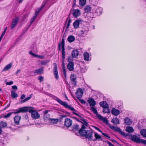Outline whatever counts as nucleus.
I'll return each mask as SVG.
<instances>
[{
    "instance_id": "obj_9",
    "label": "nucleus",
    "mask_w": 146,
    "mask_h": 146,
    "mask_svg": "<svg viewBox=\"0 0 146 146\" xmlns=\"http://www.w3.org/2000/svg\"><path fill=\"white\" fill-rule=\"evenodd\" d=\"M53 65L54 66V75L56 79L58 80L59 78V76L57 70V65L55 63H54L53 64Z\"/></svg>"
},
{
    "instance_id": "obj_8",
    "label": "nucleus",
    "mask_w": 146,
    "mask_h": 146,
    "mask_svg": "<svg viewBox=\"0 0 146 146\" xmlns=\"http://www.w3.org/2000/svg\"><path fill=\"white\" fill-rule=\"evenodd\" d=\"M131 140L138 143H141L144 144L146 145V141L142 139H141L138 138L136 135H133L131 136Z\"/></svg>"
},
{
    "instance_id": "obj_3",
    "label": "nucleus",
    "mask_w": 146,
    "mask_h": 146,
    "mask_svg": "<svg viewBox=\"0 0 146 146\" xmlns=\"http://www.w3.org/2000/svg\"><path fill=\"white\" fill-rule=\"evenodd\" d=\"M61 46L62 49V62L63 66L62 69H63V68H65L64 63V59L65 58V53L64 51V39H62L61 43H60L58 44V48L59 50H60Z\"/></svg>"
},
{
    "instance_id": "obj_37",
    "label": "nucleus",
    "mask_w": 146,
    "mask_h": 146,
    "mask_svg": "<svg viewBox=\"0 0 146 146\" xmlns=\"http://www.w3.org/2000/svg\"><path fill=\"white\" fill-rule=\"evenodd\" d=\"M91 110L92 112L94 114H96L98 117V115H100L98 114L97 111L96 109L94 107V106L92 107L91 108Z\"/></svg>"
},
{
    "instance_id": "obj_14",
    "label": "nucleus",
    "mask_w": 146,
    "mask_h": 146,
    "mask_svg": "<svg viewBox=\"0 0 146 146\" xmlns=\"http://www.w3.org/2000/svg\"><path fill=\"white\" fill-rule=\"evenodd\" d=\"M82 22V20L80 19H78L74 21L73 23V25L74 28L76 29L79 27L80 23Z\"/></svg>"
},
{
    "instance_id": "obj_49",
    "label": "nucleus",
    "mask_w": 146,
    "mask_h": 146,
    "mask_svg": "<svg viewBox=\"0 0 146 146\" xmlns=\"http://www.w3.org/2000/svg\"><path fill=\"white\" fill-rule=\"evenodd\" d=\"M38 80H39L40 82L43 81V77L42 76H40L38 77Z\"/></svg>"
},
{
    "instance_id": "obj_6",
    "label": "nucleus",
    "mask_w": 146,
    "mask_h": 146,
    "mask_svg": "<svg viewBox=\"0 0 146 146\" xmlns=\"http://www.w3.org/2000/svg\"><path fill=\"white\" fill-rule=\"evenodd\" d=\"M47 2V1H46L45 0L43 2V4L42 5L41 7V8H38V9H37L35 13V14L33 16V17L32 18L31 20V24L32 23L34 22L35 19L36 18V16L41 10L44 7L45 5L46 4V3Z\"/></svg>"
},
{
    "instance_id": "obj_51",
    "label": "nucleus",
    "mask_w": 146,
    "mask_h": 146,
    "mask_svg": "<svg viewBox=\"0 0 146 146\" xmlns=\"http://www.w3.org/2000/svg\"><path fill=\"white\" fill-rule=\"evenodd\" d=\"M78 99L79 100V101H80V102L82 104H85L86 102L84 100H81L80 99H80Z\"/></svg>"
},
{
    "instance_id": "obj_63",
    "label": "nucleus",
    "mask_w": 146,
    "mask_h": 146,
    "mask_svg": "<svg viewBox=\"0 0 146 146\" xmlns=\"http://www.w3.org/2000/svg\"><path fill=\"white\" fill-rule=\"evenodd\" d=\"M3 117V116L2 115H0V118H1Z\"/></svg>"
},
{
    "instance_id": "obj_40",
    "label": "nucleus",
    "mask_w": 146,
    "mask_h": 146,
    "mask_svg": "<svg viewBox=\"0 0 146 146\" xmlns=\"http://www.w3.org/2000/svg\"><path fill=\"white\" fill-rule=\"evenodd\" d=\"M140 133L142 135L143 137H146V130L143 129L140 131Z\"/></svg>"
},
{
    "instance_id": "obj_43",
    "label": "nucleus",
    "mask_w": 146,
    "mask_h": 146,
    "mask_svg": "<svg viewBox=\"0 0 146 146\" xmlns=\"http://www.w3.org/2000/svg\"><path fill=\"white\" fill-rule=\"evenodd\" d=\"M17 110H15V112H10V113H8L7 114V115H5V116H4V117L5 118H8V117H10V116L12 114V113H14L15 112H16V111Z\"/></svg>"
},
{
    "instance_id": "obj_39",
    "label": "nucleus",
    "mask_w": 146,
    "mask_h": 146,
    "mask_svg": "<svg viewBox=\"0 0 146 146\" xmlns=\"http://www.w3.org/2000/svg\"><path fill=\"white\" fill-rule=\"evenodd\" d=\"M17 94L15 91H11V96L13 98H15L17 97Z\"/></svg>"
},
{
    "instance_id": "obj_33",
    "label": "nucleus",
    "mask_w": 146,
    "mask_h": 146,
    "mask_svg": "<svg viewBox=\"0 0 146 146\" xmlns=\"http://www.w3.org/2000/svg\"><path fill=\"white\" fill-rule=\"evenodd\" d=\"M86 0H80L79 5L82 7H83L86 4Z\"/></svg>"
},
{
    "instance_id": "obj_58",
    "label": "nucleus",
    "mask_w": 146,
    "mask_h": 146,
    "mask_svg": "<svg viewBox=\"0 0 146 146\" xmlns=\"http://www.w3.org/2000/svg\"><path fill=\"white\" fill-rule=\"evenodd\" d=\"M22 1L23 0H17V2L19 3H21Z\"/></svg>"
},
{
    "instance_id": "obj_5",
    "label": "nucleus",
    "mask_w": 146,
    "mask_h": 146,
    "mask_svg": "<svg viewBox=\"0 0 146 146\" xmlns=\"http://www.w3.org/2000/svg\"><path fill=\"white\" fill-rule=\"evenodd\" d=\"M89 28L88 27L84 26L82 29L78 32V35L80 36H84L87 34Z\"/></svg>"
},
{
    "instance_id": "obj_21",
    "label": "nucleus",
    "mask_w": 146,
    "mask_h": 146,
    "mask_svg": "<svg viewBox=\"0 0 146 146\" xmlns=\"http://www.w3.org/2000/svg\"><path fill=\"white\" fill-rule=\"evenodd\" d=\"M125 131L129 133H132L134 132V130L132 127L128 126L125 129Z\"/></svg>"
},
{
    "instance_id": "obj_23",
    "label": "nucleus",
    "mask_w": 146,
    "mask_h": 146,
    "mask_svg": "<svg viewBox=\"0 0 146 146\" xmlns=\"http://www.w3.org/2000/svg\"><path fill=\"white\" fill-rule=\"evenodd\" d=\"M86 127L84 125H82V126L81 128L79 130V133L82 135H83L82 133L85 132H86L87 130H86L85 129Z\"/></svg>"
},
{
    "instance_id": "obj_27",
    "label": "nucleus",
    "mask_w": 146,
    "mask_h": 146,
    "mask_svg": "<svg viewBox=\"0 0 146 146\" xmlns=\"http://www.w3.org/2000/svg\"><path fill=\"white\" fill-rule=\"evenodd\" d=\"M93 127L96 129L99 132H101L102 134L103 135H104V136H105L106 137H107V139H110V136H109L108 135H107V134H106V133H102V131H101V130L99 128H98L97 127H95V126H94Z\"/></svg>"
},
{
    "instance_id": "obj_22",
    "label": "nucleus",
    "mask_w": 146,
    "mask_h": 146,
    "mask_svg": "<svg viewBox=\"0 0 146 146\" xmlns=\"http://www.w3.org/2000/svg\"><path fill=\"white\" fill-rule=\"evenodd\" d=\"M12 64L11 63H9L6 65L3 70V71H5L8 70L12 66Z\"/></svg>"
},
{
    "instance_id": "obj_7",
    "label": "nucleus",
    "mask_w": 146,
    "mask_h": 146,
    "mask_svg": "<svg viewBox=\"0 0 146 146\" xmlns=\"http://www.w3.org/2000/svg\"><path fill=\"white\" fill-rule=\"evenodd\" d=\"M93 131L90 129L87 130L86 132H84L82 134L85 136L86 138L88 139L89 140L92 141L93 139Z\"/></svg>"
},
{
    "instance_id": "obj_62",
    "label": "nucleus",
    "mask_w": 146,
    "mask_h": 146,
    "mask_svg": "<svg viewBox=\"0 0 146 146\" xmlns=\"http://www.w3.org/2000/svg\"><path fill=\"white\" fill-rule=\"evenodd\" d=\"M65 97L67 99V97L66 95H65Z\"/></svg>"
},
{
    "instance_id": "obj_54",
    "label": "nucleus",
    "mask_w": 146,
    "mask_h": 146,
    "mask_svg": "<svg viewBox=\"0 0 146 146\" xmlns=\"http://www.w3.org/2000/svg\"><path fill=\"white\" fill-rule=\"evenodd\" d=\"M12 88L13 89H16L17 90V87L16 86L14 85L13 86H12Z\"/></svg>"
},
{
    "instance_id": "obj_35",
    "label": "nucleus",
    "mask_w": 146,
    "mask_h": 146,
    "mask_svg": "<svg viewBox=\"0 0 146 146\" xmlns=\"http://www.w3.org/2000/svg\"><path fill=\"white\" fill-rule=\"evenodd\" d=\"M7 125V123L6 122L1 121L0 123V126L2 128L6 127Z\"/></svg>"
},
{
    "instance_id": "obj_64",
    "label": "nucleus",
    "mask_w": 146,
    "mask_h": 146,
    "mask_svg": "<svg viewBox=\"0 0 146 146\" xmlns=\"http://www.w3.org/2000/svg\"><path fill=\"white\" fill-rule=\"evenodd\" d=\"M88 125V123H86V125L87 126Z\"/></svg>"
},
{
    "instance_id": "obj_57",
    "label": "nucleus",
    "mask_w": 146,
    "mask_h": 146,
    "mask_svg": "<svg viewBox=\"0 0 146 146\" xmlns=\"http://www.w3.org/2000/svg\"><path fill=\"white\" fill-rule=\"evenodd\" d=\"M49 111L48 110H46L44 112V113L45 114H46Z\"/></svg>"
},
{
    "instance_id": "obj_2",
    "label": "nucleus",
    "mask_w": 146,
    "mask_h": 146,
    "mask_svg": "<svg viewBox=\"0 0 146 146\" xmlns=\"http://www.w3.org/2000/svg\"><path fill=\"white\" fill-rule=\"evenodd\" d=\"M56 100L60 104L64 106L66 108L71 110L72 111L73 113L76 115L79 116V113L76 110H75L73 107L71 106L68 105L67 103L65 102H63L61 100L58 98H56Z\"/></svg>"
},
{
    "instance_id": "obj_59",
    "label": "nucleus",
    "mask_w": 146,
    "mask_h": 146,
    "mask_svg": "<svg viewBox=\"0 0 146 146\" xmlns=\"http://www.w3.org/2000/svg\"><path fill=\"white\" fill-rule=\"evenodd\" d=\"M3 36H4V35H3L2 34H1V36L0 37V39L1 40L3 38Z\"/></svg>"
},
{
    "instance_id": "obj_13",
    "label": "nucleus",
    "mask_w": 146,
    "mask_h": 146,
    "mask_svg": "<svg viewBox=\"0 0 146 146\" xmlns=\"http://www.w3.org/2000/svg\"><path fill=\"white\" fill-rule=\"evenodd\" d=\"M67 68L70 71H73L74 69V64L73 62H70L67 65Z\"/></svg>"
},
{
    "instance_id": "obj_60",
    "label": "nucleus",
    "mask_w": 146,
    "mask_h": 146,
    "mask_svg": "<svg viewBox=\"0 0 146 146\" xmlns=\"http://www.w3.org/2000/svg\"><path fill=\"white\" fill-rule=\"evenodd\" d=\"M2 132V130L1 127H0V134Z\"/></svg>"
},
{
    "instance_id": "obj_18",
    "label": "nucleus",
    "mask_w": 146,
    "mask_h": 146,
    "mask_svg": "<svg viewBox=\"0 0 146 146\" xmlns=\"http://www.w3.org/2000/svg\"><path fill=\"white\" fill-rule=\"evenodd\" d=\"M112 114L115 116L118 115L120 113L119 110L115 108H113L111 111Z\"/></svg>"
},
{
    "instance_id": "obj_55",
    "label": "nucleus",
    "mask_w": 146,
    "mask_h": 146,
    "mask_svg": "<svg viewBox=\"0 0 146 146\" xmlns=\"http://www.w3.org/2000/svg\"><path fill=\"white\" fill-rule=\"evenodd\" d=\"M25 97V94L22 95L21 97V99H24Z\"/></svg>"
},
{
    "instance_id": "obj_48",
    "label": "nucleus",
    "mask_w": 146,
    "mask_h": 146,
    "mask_svg": "<svg viewBox=\"0 0 146 146\" xmlns=\"http://www.w3.org/2000/svg\"><path fill=\"white\" fill-rule=\"evenodd\" d=\"M71 22V21L70 19L66 27V29H68L70 25V23Z\"/></svg>"
},
{
    "instance_id": "obj_10",
    "label": "nucleus",
    "mask_w": 146,
    "mask_h": 146,
    "mask_svg": "<svg viewBox=\"0 0 146 146\" xmlns=\"http://www.w3.org/2000/svg\"><path fill=\"white\" fill-rule=\"evenodd\" d=\"M72 121L71 119L67 118L65 119L64 121V125L67 127H69L72 125Z\"/></svg>"
},
{
    "instance_id": "obj_38",
    "label": "nucleus",
    "mask_w": 146,
    "mask_h": 146,
    "mask_svg": "<svg viewBox=\"0 0 146 146\" xmlns=\"http://www.w3.org/2000/svg\"><path fill=\"white\" fill-rule=\"evenodd\" d=\"M112 122L116 124L119 123V121L117 118L113 119L112 120Z\"/></svg>"
},
{
    "instance_id": "obj_15",
    "label": "nucleus",
    "mask_w": 146,
    "mask_h": 146,
    "mask_svg": "<svg viewBox=\"0 0 146 146\" xmlns=\"http://www.w3.org/2000/svg\"><path fill=\"white\" fill-rule=\"evenodd\" d=\"M19 20V19L17 17H16L13 19L12 25L11 27V29H13L17 25Z\"/></svg>"
},
{
    "instance_id": "obj_19",
    "label": "nucleus",
    "mask_w": 146,
    "mask_h": 146,
    "mask_svg": "<svg viewBox=\"0 0 146 146\" xmlns=\"http://www.w3.org/2000/svg\"><path fill=\"white\" fill-rule=\"evenodd\" d=\"M98 117L101 120H102L106 124L108 123V121L107 119L105 117H103L100 115H98Z\"/></svg>"
},
{
    "instance_id": "obj_41",
    "label": "nucleus",
    "mask_w": 146,
    "mask_h": 146,
    "mask_svg": "<svg viewBox=\"0 0 146 146\" xmlns=\"http://www.w3.org/2000/svg\"><path fill=\"white\" fill-rule=\"evenodd\" d=\"M32 94H31L30 96L28 97L25 99L23 100L21 102V103H23L24 102H26L27 101L29 100L32 97Z\"/></svg>"
},
{
    "instance_id": "obj_1",
    "label": "nucleus",
    "mask_w": 146,
    "mask_h": 146,
    "mask_svg": "<svg viewBox=\"0 0 146 146\" xmlns=\"http://www.w3.org/2000/svg\"><path fill=\"white\" fill-rule=\"evenodd\" d=\"M29 111L31 113L32 118L34 119H37L39 118L40 115L35 110L31 109L30 107H25L20 108L17 109L15 113H18L21 112H26Z\"/></svg>"
},
{
    "instance_id": "obj_20",
    "label": "nucleus",
    "mask_w": 146,
    "mask_h": 146,
    "mask_svg": "<svg viewBox=\"0 0 146 146\" xmlns=\"http://www.w3.org/2000/svg\"><path fill=\"white\" fill-rule=\"evenodd\" d=\"M29 53L30 55L35 57L39 58L41 59H43L44 58V56L36 54L33 53L32 51L29 52Z\"/></svg>"
},
{
    "instance_id": "obj_25",
    "label": "nucleus",
    "mask_w": 146,
    "mask_h": 146,
    "mask_svg": "<svg viewBox=\"0 0 146 146\" xmlns=\"http://www.w3.org/2000/svg\"><path fill=\"white\" fill-rule=\"evenodd\" d=\"M21 116H15L14 118V120L15 123L18 125L19 124V121L21 119Z\"/></svg>"
},
{
    "instance_id": "obj_56",
    "label": "nucleus",
    "mask_w": 146,
    "mask_h": 146,
    "mask_svg": "<svg viewBox=\"0 0 146 146\" xmlns=\"http://www.w3.org/2000/svg\"><path fill=\"white\" fill-rule=\"evenodd\" d=\"M108 143L110 146H115L110 142H109Z\"/></svg>"
},
{
    "instance_id": "obj_47",
    "label": "nucleus",
    "mask_w": 146,
    "mask_h": 146,
    "mask_svg": "<svg viewBox=\"0 0 146 146\" xmlns=\"http://www.w3.org/2000/svg\"><path fill=\"white\" fill-rule=\"evenodd\" d=\"M79 128V126L78 125H75L74 126L73 129L74 130H76L78 129Z\"/></svg>"
},
{
    "instance_id": "obj_28",
    "label": "nucleus",
    "mask_w": 146,
    "mask_h": 146,
    "mask_svg": "<svg viewBox=\"0 0 146 146\" xmlns=\"http://www.w3.org/2000/svg\"><path fill=\"white\" fill-rule=\"evenodd\" d=\"M78 55V52L76 50H75L72 51V56L73 57L76 58Z\"/></svg>"
},
{
    "instance_id": "obj_46",
    "label": "nucleus",
    "mask_w": 146,
    "mask_h": 146,
    "mask_svg": "<svg viewBox=\"0 0 146 146\" xmlns=\"http://www.w3.org/2000/svg\"><path fill=\"white\" fill-rule=\"evenodd\" d=\"M62 71L63 72V74L65 78H66V69L65 68H63Z\"/></svg>"
},
{
    "instance_id": "obj_61",
    "label": "nucleus",
    "mask_w": 146,
    "mask_h": 146,
    "mask_svg": "<svg viewBox=\"0 0 146 146\" xmlns=\"http://www.w3.org/2000/svg\"><path fill=\"white\" fill-rule=\"evenodd\" d=\"M66 116V115H62V117H65Z\"/></svg>"
},
{
    "instance_id": "obj_42",
    "label": "nucleus",
    "mask_w": 146,
    "mask_h": 146,
    "mask_svg": "<svg viewBox=\"0 0 146 146\" xmlns=\"http://www.w3.org/2000/svg\"><path fill=\"white\" fill-rule=\"evenodd\" d=\"M49 62V60H45L44 61L41 60L40 61V65H45Z\"/></svg>"
},
{
    "instance_id": "obj_53",
    "label": "nucleus",
    "mask_w": 146,
    "mask_h": 146,
    "mask_svg": "<svg viewBox=\"0 0 146 146\" xmlns=\"http://www.w3.org/2000/svg\"><path fill=\"white\" fill-rule=\"evenodd\" d=\"M21 71V70L20 69L17 70L15 73V74L16 75H17Z\"/></svg>"
},
{
    "instance_id": "obj_34",
    "label": "nucleus",
    "mask_w": 146,
    "mask_h": 146,
    "mask_svg": "<svg viewBox=\"0 0 146 146\" xmlns=\"http://www.w3.org/2000/svg\"><path fill=\"white\" fill-rule=\"evenodd\" d=\"M75 40L74 37L72 35L69 36L68 38V40L70 42L73 41Z\"/></svg>"
},
{
    "instance_id": "obj_26",
    "label": "nucleus",
    "mask_w": 146,
    "mask_h": 146,
    "mask_svg": "<svg viewBox=\"0 0 146 146\" xmlns=\"http://www.w3.org/2000/svg\"><path fill=\"white\" fill-rule=\"evenodd\" d=\"M100 104L103 108H108V106L106 102L103 101L100 102Z\"/></svg>"
},
{
    "instance_id": "obj_50",
    "label": "nucleus",
    "mask_w": 146,
    "mask_h": 146,
    "mask_svg": "<svg viewBox=\"0 0 146 146\" xmlns=\"http://www.w3.org/2000/svg\"><path fill=\"white\" fill-rule=\"evenodd\" d=\"M13 84V82L12 81H11L10 82H7L6 83V84L7 85H10L12 84Z\"/></svg>"
},
{
    "instance_id": "obj_32",
    "label": "nucleus",
    "mask_w": 146,
    "mask_h": 146,
    "mask_svg": "<svg viewBox=\"0 0 146 146\" xmlns=\"http://www.w3.org/2000/svg\"><path fill=\"white\" fill-rule=\"evenodd\" d=\"M50 123L52 124L56 123L58 121V119H51L49 118L48 119Z\"/></svg>"
},
{
    "instance_id": "obj_36",
    "label": "nucleus",
    "mask_w": 146,
    "mask_h": 146,
    "mask_svg": "<svg viewBox=\"0 0 146 146\" xmlns=\"http://www.w3.org/2000/svg\"><path fill=\"white\" fill-rule=\"evenodd\" d=\"M96 10L95 11V12L97 13L100 14L102 13V9L101 8H99L98 7H96Z\"/></svg>"
},
{
    "instance_id": "obj_31",
    "label": "nucleus",
    "mask_w": 146,
    "mask_h": 146,
    "mask_svg": "<svg viewBox=\"0 0 146 146\" xmlns=\"http://www.w3.org/2000/svg\"><path fill=\"white\" fill-rule=\"evenodd\" d=\"M84 60L86 61H89L90 55L89 54L88 52H85L84 54Z\"/></svg>"
},
{
    "instance_id": "obj_16",
    "label": "nucleus",
    "mask_w": 146,
    "mask_h": 146,
    "mask_svg": "<svg viewBox=\"0 0 146 146\" xmlns=\"http://www.w3.org/2000/svg\"><path fill=\"white\" fill-rule=\"evenodd\" d=\"M87 101L90 106H94L96 104V102L93 98H90Z\"/></svg>"
},
{
    "instance_id": "obj_29",
    "label": "nucleus",
    "mask_w": 146,
    "mask_h": 146,
    "mask_svg": "<svg viewBox=\"0 0 146 146\" xmlns=\"http://www.w3.org/2000/svg\"><path fill=\"white\" fill-rule=\"evenodd\" d=\"M91 9V7L88 5L86 6L84 8V11L86 13L89 12Z\"/></svg>"
},
{
    "instance_id": "obj_44",
    "label": "nucleus",
    "mask_w": 146,
    "mask_h": 146,
    "mask_svg": "<svg viewBox=\"0 0 146 146\" xmlns=\"http://www.w3.org/2000/svg\"><path fill=\"white\" fill-rule=\"evenodd\" d=\"M94 136L96 137V139L97 140L101 138V137L100 135L96 133H95Z\"/></svg>"
},
{
    "instance_id": "obj_4",
    "label": "nucleus",
    "mask_w": 146,
    "mask_h": 146,
    "mask_svg": "<svg viewBox=\"0 0 146 146\" xmlns=\"http://www.w3.org/2000/svg\"><path fill=\"white\" fill-rule=\"evenodd\" d=\"M109 127L112 130L117 132H119V134L120 135L125 137H127V136L129 135V134L128 133H126L122 131L119 128L114 126L112 125H110Z\"/></svg>"
},
{
    "instance_id": "obj_30",
    "label": "nucleus",
    "mask_w": 146,
    "mask_h": 146,
    "mask_svg": "<svg viewBox=\"0 0 146 146\" xmlns=\"http://www.w3.org/2000/svg\"><path fill=\"white\" fill-rule=\"evenodd\" d=\"M43 69L41 67L40 68L36 69L34 72V74L36 73L37 74H40L43 71Z\"/></svg>"
},
{
    "instance_id": "obj_17",
    "label": "nucleus",
    "mask_w": 146,
    "mask_h": 146,
    "mask_svg": "<svg viewBox=\"0 0 146 146\" xmlns=\"http://www.w3.org/2000/svg\"><path fill=\"white\" fill-rule=\"evenodd\" d=\"M81 14L80 11L78 9H74V12L73 15V16L75 17H77L79 16Z\"/></svg>"
},
{
    "instance_id": "obj_12",
    "label": "nucleus",
    "mask_w": 146,
    "mask_h": 146,
    "mask_svg": "<svg viewBox=\"0 0 146 146\" xmlns=\"http://www.w3.org/2000/svg\"><path fill=\"white\" fill-rule=\"evenodd\" d=\"M77 76L76 75L74 74H72L70 76V79L71 81L73 82L75 85L76 84V79Z\"/></svg>"
},
{
    "instance_id": "obj_24",
    "label": "nucleus",
    "mask_w": 146,
    "mask_h": 146,
    "mask_svg": "<svg viewBox=\"0 0 146 146\" xmlns=\"http://www.w3.org/2000/svg\"><path fill=\"white\" fill-rule=\"evenodd\" d=\"M125 123L127 125H130L132 123V121L128 117H126L125 119Z\"/></svg>"
},
{
    "instance_id": "obj_11",
    "label": "nucleus",
    "mask_w": 146,
    "mask_h": 146,
    "mask_svg": "<svg viewBox=\"0 0 146 146\" xmlns=\"http://www.w3.org/2000/svg\"><path fill=\"white\" fill-rule=\"evenodd\" d=\"M83 94V92L82 89L80 88H78L76 93V96H77L78 99L81 98Z\"/></svg>"
},
{
    "instance_id": "obj_45",
    "label": "nucleus",
    "mask_w": 146,
    "mask_h": 146,
    "mask_svg": "<svg viewBox=\"0 0 146 146\" xmlns=\"http://www.w3.org/2000/svg\"><path fill=\"white\" fill-rule=\"evenodd\" d=\"M103 112L104 113H107L109 112V110L108 108H103Z\"/></svg>"
},
{
    "instance_id": "obj_52",
    "label": "nucleus",
    "mask_w": 146,
    "mask_h": 146,
    "mask_svg": "<svg viewBox=\"0 0 146 146\" xmlns=\"http://www.w3.org/2000/svg\"><path fill=\"white\" fill-rule=\"evenodd\" d=\"M7 27H6L4 29V31L2 33V35H4L5 34V33L6 31H7Z\"/></svg>"
}]
</instances>
